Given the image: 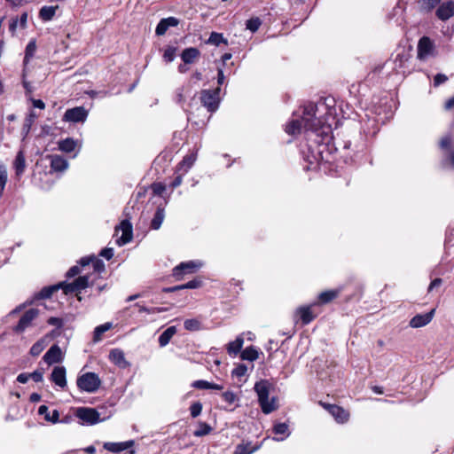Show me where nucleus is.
Segmentation results:
<instances>
[{"label":"nucleus","mask_w":454,"mask_h":454,"mask_svg":"<svg viewBox=\"0 0 454 454\" xmlns=\"http://www.w3.org/2000/svg\"><path fill=\"white\" fill-rule=\"evenodd\" d=\"M254 391L258 395V402L263 413L269 414L278 409L276 398L272 397L269 400L270 384L267 380L256 382Z\"/></svg>","instance_id":"obj_1"},{"label":"nucleus","mask_w":454,"mask_h":454,"mask_svg":"<svg viewBox=\"0 0 454 454\" xmlns=\"http://www.w3.org/2000/svg\"><path fill=\"white\" fill-rule=\"evenodd\" d=\"M317 110V106L313 103L304 106L302 115L300 118L304 130L315 131L320 127L321 121L316 116Z\"/></svg>","instance_id":"obj_2"},{"label":"nucleus","mask_w":454,"mask_h":454,"mask_svg":"<svg viewBox=\"0 0 454 454\" xmlns=\"http://www.w3.org/2000/svg\"><path fill=\"white\" fill-rule=\"evenodd\" d=\"M76 383L80 390L94 393L99 388L101 380L98 374L86 372L78 377Z\"/></svg>","instance_id":"obj_3"},{"label":"nucleus","mask_w":454,"mask_h":454,"mask_svg":"<svg viewBox=\"0 0 454 454\" xmlns=\"http://www.w3.org/2000/svg\"><path fill=\"white\" fill-rule=\"evenodd\" d=\"M74 414L82 420V424L95 425L101 421L99 413L93 408L79 407Z\"/></svg>","instance_id":"obj_4"},{"label":"nucleus","mask_w":454,"mask_h":454,"mask_svg":"<svg viewBox=\"0 0 454 454\" xmlns=\"http://www.w3.org/2000/svg\"><path fill=\"white\" fill-rule=\"evenodd\" d=\"M219 90V88L215 90H203L200 93L201 103L209 112H215L218 108Z\"/></svg>","instance_id":"obj_5"},{"label":"nucleus","mask_w":454,"mask_h":454,"mask_svg":"<svg viewBox=\"0 0 454 454\" xmlns=\"http://www.w3.org/2000/svg\"><path fill=\"white\" fill-rule=\"evenodd\" d=\"M39 316V310L37 309H30L27 310L20 318L17 325L14 327V331L18 333H23L26 329L33 325V321Z\"/></svg>","instance_id":"obj_6"},{"label":"nucleus","mask_w":454,"mask_h":454,"mask_svg":"<svg viewBox=\"0 0 454 454\" xmlns=\"http://www.w3.org/2000/svg\"><path fill=\"white\" fill-rule=\"evenodd\" d=\"M89 279H90L89 275L81 276V277L77 278L74 281H73L72 283L62 282V283H60V286H61V288L63 289L64 293L66 294H72L74 292H80V291L85 289L86 287H88L90 285Z\"/></svg>","instance_id":"obj_7"},{"label":"nucleus","mask_w":454,"mask_h":454,"mask_svg":"<svg viewBox=\"0 0 454 454\" xmlns=\"http://www.w3.org/2000/svg\"><path fill=\"white\" fill-rule=\"evenodd\" d=\"M434 55V44L433 41L427 36L420 38L418 43V59L420 60H426Z\"/></svg>","instance_id":"obj_8"},{"label":"nucleus","mask_w":454,"mask_h":454,"mask_svg":"<svg viewBox=\"0 0 454 454\" xmlns=\"http://www.w3.org/2000/svg\"><path fill=\"white\" fill-rule=\"evenodd\" d=\"M200 266L201 263H198L192 261L182 262L174 268L173 275L176 278H181L184 274L195 272Z\"/></svg>","instance_id":"obj_9"},{"label":"nucleus","mask_w":454,"mask_h":454,"mask_svg":"<svg viewBox=\"0 0 454 454\" xmlns=\"http://www.w3.org/2000/svg\"><path fill=\"white\" fill-rule=\"evenodd\" d=\"M43 358L46 364L51 365L62 362L64 356L61 348L58 345L54 344L44 354Z\"/></svg>","instance_id":"obj_10"},{"label":"nucleus","mask_w":454,"mask_h":454,"mask_svg":"<svg viewBox=\"0 0 454 454\" xmlns=\"http://www.w3.org/2000/svg\"><path fill=\"white\" fill-rule=\"evenodd\" d=\"M434 311H435V309H433L431 311H429L427 313L418 314V315L414 316L410 320L409 325L412 328H419V327L426 326L432 321L434 315Z\"/></svg>","instance_id":"obj_11"},{"label":"nucleus","mask_w":454,"mask_h":454,"mask_svg":"<svg viewBox=\"0 0 454 454\" xmlns=\"http://www.w3.org/2000/svg\"><path fill=\"white\" fill-rule=\"evenodd\" d=\"M87 117V111L83 107H74L66 111L64 120L67 121H84Z\"/></svg>","instance_id":"obj_12"},{"label":"nucleus","mask_w":454,"mask_h":454,"mask_svg":"<svg viewBox=\"0 0 454 454\" xmlns=\"http://www.w3.org/2000/svg\"><path fill=\"white\" fill-rule=\"evenodd\" d=\"M121 231V236L117 239V244L119 246H123L131 241L133 233H132V224L128 220H123L119 228L117 230Z\"/></svg>","instance_id":"obj_13"},{"label":"nucleus","mask_w":454,"mask_h":454,"mask_svg":"<svg viewBox=\"0 0 454 454\" xmlns=\"http://www.w3.org/2000/svg\"><path fill=\"white\" fill-rule=\"evenodd\" d=\"M324 407L333 415L339 423H345L348 420L349 413L343 408L334 404H324Z\"/></svg>","instance_id":"obj_14"},{"label":"nucleus","mask_w":454,"mask_h":454,"mask_svg":"<svg viewBox=\"0 0 454 454\" xmlns=\"http://www.w3.org/2000/svg\"><path fill=\"white\" fill-rule=\"evenodd\" d=\"M51 380L57 386L64 388L67 386L66 369L63 366H56L51 374Z\"/></svg>","instance_id":"obj_15"},{"label":"nucleus","mask_w":454,"mask_h":454,"mask_svg":"<svg viewBox=\"0 0 454 454\" xmlns=\"http://www.w3.org/2000/svg\"><path fill=\"white\" fill-rule=\"evenodd\" d=\"M110 360L120 368H127L129 363L125 359L124 352L119 348L111 350L109 354Z\"/></svg>","instance_id":"obj_16"},{"label":"nucleus","mask_w":454,"mask_h":454,"mask_svg":"<svg viewBox=\"0 0 454 454\" xmlns=\"http://www.w3.org/2000/svg\"><path fill=\"white\" fill-rule=\"evenodd\" d=\"M454 13V4L452 2L442 4L436 11L437 17L442 20H449Z\"/></svg>","instance_id":"obj_17"},{"label":"nucleus","mask_w":454,"mask_h":454,"mask_svg":"<svg viewBox=\"0 0 454 454\" xmlns=\"http://www.w3.org/2000/svg\"><path fill=\"white\" fill-rule=\"evenodd\" d=\"M133 445V441L122 442H105L104 448L113 453H119L125 450Z\"/></svg>","instance_id":"obj_18"},{"label":"nucleus","mask_w":454,"mask_h":454,"mask_svg":"<svg viewBox=\"0 0 454 454\" xmlns=\"http://www.w3.org/2000/svg\"><path fill=\"white\" fill-rule=\"evenodd\" d=\"M38 413L44 416V419L53 424L59 423V412L58 410H53L52 412H49V409L46 405H41L38 409Z\"/></svg>","instance_id":"obj_19"},{"label":"nucleus","mask_w":454,"mask_h":454,"mask_svg":"<svg viewBox=\"0 0 454 454\" xmlns=\"http://www.w3.org/2000/svg\"><path fill=\"white\" fill-rule=\"evenodd\" d=\"M200 56V51L197 48L190 47L183 51L181 54L182 60L184 64L193 63Z\"/></svg>","instance_id":"obj_20"},{"label":"nucleus","mask_w":454,"mask_h":454,"mask_svg":"<svg viewBox=\"0 0 454 454\" xmlns=\"http://www.w3.org/2000/svg\"><path fill=\"white\" fill-rule=\"evenodd\" d=\"M197 159L196 153H190L186 155L183 160L178 164L177 169L178 171H182L184 174L187 173L188 170L192 168Z\"/></svg>","instance_id":"obj_21"},{"label":"nucleus","mask_w":454,"mask_h":454,"mask_svg":"<svg viewBox=\"0 0 454 454\" xmlns=\"http://www.w3.org/2000/svg\"><path fill=\"white\" fill-rule=\"evenodd\" d=\"M68 162L67 160H65L63 157L59 155H54L51 157V168L54 171H64L67 168Z\"/></svg>","instance_id":"obj_22"},{"label":"nucleus","mask_w":454,"mask_h":454,"mask_svg":"<svg viewBox=\"0 0 454 454\" xmlns=\"http://www.w3.org/2000/svg\"><path fill=\"white\" fill-rule=\"evenodd\" d=\"M177 329L176 326H169L159 337V344L160 347H165L168 344L171 338L176 333Z\"/></svg>","instance_id":"obj_23"},{"label":"nucleus","mask_w":454,"mask_h":454,"mask_svg":"<svg viewBox=\"0 0 454 454\" xmlns=\"http://www.w3.org/2000/svg\"><path fill=\"white\" fill-rule=\"evenodd\" d=\"M303 129L302 124L300 119L292 120L286 126V132L289 135H298Z\"/></svg>","instance_id":"obj_24"},{"label":"nucleus","mask_w":454,"mask_h":454,"mask_svg":"<svg viewBox=\"0 0 454 454\" xmlns=\"http://www.w3.org/2000/svg\"><path fill=\"white\" fill-rule=\"evenodd\" d=\"M58 6H43L39 12V17L43 21H49L54 17Z\"/></svg>","instance_id":"obj_25"},{"label":"nucleus","mask_w":454,"mask_h":454,"mask_svg":"<svg viewBox=\"0 0 454 454\" xmlns=\"http://www.w3.org/2000/svg\"><path fill=\"white\" fill-rule=\"evenodd\" d=\"M243 343H244L243 337L242 336L237 337L235 340H233L228 344L227 349H228L229 354L234 355V356L239 354L242 348Z\"/></svg>","instance_id":"obj_26"},{"label":"nucleus","mask_w":454,"mask_h":454,"mask_svg":"<svg viewBox=\"0 0 454 454\" xmlns=\"http://www.w3.org/2000/svg\"><path fill=\"white\" fill-rule=\"evenodd\" d=\"M14 168L17 176H20L25 170L26 160L22 151H20L16 156V159L14 160Z\"/></svg>","instance_id":"obj_27"},{"label":"nucleus","mask_w":454,"mask_h":454,"mask_svg":"<svg viewBox=\"0 0 454 454\" xmlns=\"http://www.w3.org/2000/svg\"><path fill=\"white\" fill-rule=\"evenodd\" d=\"M164 217H165L164 209L160 208V207H158L156 212H155V214H154V216H153V220L151 222V227L153 230L160 229V227L161 226V224L163 223Z\"/></svg>","instance_id":"obj_28"},{"label":"nucleus","mask_w":454,"mask_h":454,"mask_svg":"<svg viewBox=\"0 0 454 454\" xmlns=\"http://www.w3.org/2000/svg\"><path fill=\"white\" fill-rule=\"evenodd\" d=\"M297 314L300 316L302 323L307 325L314 319V316L309 307H301L297 309Z\"/></svg>","instance_id":"obj_29"},{"label":"nucleus","mask_w":454,"mask_h":454,"mask_svg":"<svg viewBox=\"0 0 454 454\" xmlns=\"http://www.w3.org/2000/svg\"><path fill=\"white\" fill-rule=\"evenodd\" d=\"M240 356L243 360L253 362L258 359L259 353L254 347H247L241 352Z\"/></svg>","instance_id":"obj_30"},{"label":"nucleus","mask_w":454,"mask_h":454,"mask_svg":"<svg viewBox=\"0 0 454 454\" xmlns=\"http://www.w3.org/2000/svg\"><path fill=\"white\" fill-rule=\"evenodd\" d=\"M76 142L73 138H66L59 142V148L62 152L71 153L75 149Z\"/></svg>","instance_id":"obj_31"},{"label":"nucleus","mask_w":454,"mask_h":454,"mask_svg":"<svg viewBox=\"0 0 454 454\" xmlns=\"http://www.w3.org/2000/svg\"><path fill=\"white\" fill-rule=\"evenodd\" d=\"M209 44L219 46L221 43L228 44L227 39H225L223 34L212 32L207 42Z\"/></svg>","instance_id":"obj_32"},{"label":"nucleus","mask_w":454,"mask_h":454,"mask_svg":"<svg viewBox=\"0 0 454 454\" xmlns=\"http://www.w3.org/2000/svg\"><path fill=\"white\" fill-rule=\"evenodd\" d=\"M257 450V447H254L251 443H240L237 445L234 454H252Z\"/></svg>","instance_id":"obj_33"},{"label":"nucleus","mask_w":454,"mask_h":454,"mask_svg":"<svg viewBox=\"0 0 454 454\" xmlns=\"http://www.w3.org/2000/svg\"><path fill=\"white\" fill-rule=\"evenodd\" d=\"M273 431L276 434H284V437L277 438V441H283L289 435L288 425L286 423H278L274 426Z\"/></svg>","instance_id":"obj_34"},{"label":"nucleus","mask_w":454,"mask_h":454,"mask_svg":"<svg viewBox=\"0 0 454 454\" xmlns=\"http://www.w3.org/2000/svg\"><path fill=\"white\" fill-rule=\"evenodd\" d=\"M61 288L60 284L57 286H48L44 287L40 291V293L37 294V299H45L50 298L54 292H56L58 289Z\"/></svg>","instance_id":"obj_35"},{"label":"nucleus","mask_w":454,"mask_h":454,"mask_svg":"<svg viewBox=\"0 0 454 454\" xmlns=\"http://www.w3.org/2000/svg\"><path fill=\"white\" fill-rule=\"evenodd\" d=\"M113 327L112 323H106L104 325H98L95 328L94 331V340L98 341L101 340V335L106 331L110 330Z\"/></svg>","instance_id":"obj_36"},{"label":"nucleus","mask_w":454,"mask_h":454,"mask_svg":"<svg viewBox=\"0 0 454 454\" xmlns=\"http://www.w3.org/2000/svg\"><path fill=\"white\" fill-rule=\"evenodd\" d=\"M211 431L212 427L208 424L205 422H200L199 428L194 431L193 434L197 437H200L208 434Z\"/></svg>","instance_id":"obj_37"},{"label":"nucleus","mask_w":454,"mask_h":454,"mask_svg":"<svg viewBox=\"0 0 454 454\" xmlns=\"http://www.w3.org/2000/svg\"><path fill=\"white\" fill-rule=\"evenodd\" d=\"M184 325L187 331H199L201 327L200 322L195 318L186 319Z\"/></svg>","instance_id":"obj_38"},{"label":"nucleus","mask_w":454,"mask_h":454,"mask_svg":"<svg viewBox=\"0 0 454 454\" xmlns=\"http://www.w3.org/2000/svg\"><path fill=\"white\" fill-rule=\"evenodd\" d=\"M176 47L168 46L164 51L163 59L166 62H172L176 58Z\"/></svg>","instance_id":"obj_39"},{"label":"nucleus","mask_w":454,"mask_h":454,"mask_svg":"<svg viewBox=\"0 0 454 454\" xmlns=\"http://www.w3.org/2000/svg\"><path fill=\"white\" fill-rule=\"evenodd\" d=\"M337 295H338L337 291H333V290L325 291V292H323L320 294L319 300L323 303H327V302L333 301V299H335L337 297Z\"/></svg>","instance_id":"obj_40"},{"label":"nucleus","mask_w":454,"mask_h":454,"mask_svg":"<svg viewBox=\"0 0 454 454\" xmlns=\"http://www.w3.org/2000/svg\"><path fill=\"white\" fill-rule=\"evenodd\" d=\"M262 22L259 18H251L248 20H247L246 27L247 29H249L252 32H256Z\"/></svg>","instance_id":"obj_41"},{"label":"nucleus","mask_w":454,"mask_h":454,"mask_svg":"<svg viewBox=\"0 0 454 454\" xmlns=\"http://www.w3.org/2000/svg\"><path fill=\"white\" fill-rule=\"evenodd\" d=\"M44 348V341L43 340H40L38 341H36L30 348V354L33 356H36L38 355L41 354V352L43 350Z\"/></svg>","instance_id":"obj_42"},{"label":"nucleus","mask_w":454,"mask_h":454,"mask_svg":"<svg viewBox=\"0 0 454 454\" xmlns=\"http://www.w3.org/2000/svg\"><path fill=\"white\" fill-rule=\"evenodd\" d=\"M7 182V171L4 166H0V198Z\"/></svg>","instance_id":"obj_43"},{"label":"nucleus","mask_w":454,"mask_h":454,"mask_svg":"<svg viewBox=\"0 0 454 454\" xmlns=\"http://www.w3.org/2000/svg\"><path fill=\"white\" fill-rule=\"evenodd\" d=\"M190 411L192 417L196 418L201 413L202 404L200 402H196L192 404Z\"/></svg>","instance_id":"obj_44"},{"label":"nucleus","mask_w":454,"mask_h":454,"mask_svg":"<svg viewBox=\"0 0 454 454\" xmlns=\"http://www.w3.org/2000/svg\"><path fill=\"white\" fill-rule=\"evenodd\" d=\"M192 387L198 389H210V387H212V383L207 380H200L194 381L192 383Z\"/></svg>","instance_id":"obj_45"},{"label":"nucleus","mask_w":454,"mask_h":454,"mask_svg":"<svg viewBox=\"0 0 454 454\" xmlns=\"http://www.w3.org/2000/svg\"><path fill=\"white\" fill-rule=\"evenodd\" d=\"M168 29V27L167 26V23L165 22V20L162 19L158 23L156 29H155V33L157 35H163L167 32Z\"/></svg>","instance_id":"obj_46"},{"label":"nucleus","mask_w":454,"mask_h":454,"mask_svg":"<svg viewBox=\"0 0 454 454\" xmlns=\"http://www.w3.org/2000/svg\"><path fill=\"white\" fill-rule=\"evenodd\" d=\"M222 397L229 404H232L237 399L236 395L232 391H226L223 393Z\"/></svg>","instance_id":"obj_47"},{"label":"nucleus","mask_w":454,"mask_h":454,"mask_svg":"<svg viewBox=\"0 0 454 454\" xmlns=\"http://www.w3.org/2000/svg\"><path fill=\"white\" fill-rule=\"evenodd\" d=\"M441 0H421V6L426 10L433 9Z\"/></svg>","instance_id":"obj_48"},{"label":"nucleus","mask_w":454,"mask_h":454,"mask_svg":"<svg viewBox=\"0 0 454 454\" xmlns=\"http://www.w3.org/2000/svg\"><path fill=\"white\" fill-rule=\"evenodd\" d=\"M408 60V57L405 53L398 54L395 59L396 67L403 68L404 63Z\"/></svg>","instance_id":"obj_49"},{"label":"nucleus","mask_w":454,"mask_h":454,"mask_svg":"<svg viewBox=\"0 0 454 454\" xmlns=\"http://www.w3.org/2000/svg\"><path fill=\"white\" fill-rule=\"evenodd\" d=\"M92 262H93L94 271L100 273L105 270V264L101 260L96 259L94 257V260L92 261Z\"/></svg>","instance_id":"obj_50"},{"label":"nucleus","mask_w":454,"mask_h":454,"mask_svg":"<svg viewBox=\"0 0 454 454\" xmlns=\"http://www.w3.org/2000/svg\"><path fill=\"white\" fill-rule=\"evenodd\" d=\"M247 366L245 364H239V366H237L233 371H232V374L237 376V377H242L246 374L247 372Z\"/></svg>","instance_id":"obj_51"},{"label":"nucleus","mask_w":454,"mask_h":454,"mask_svg":"<svg viewBox=\"0 0 454 454\" xmlns=\"http://www.w3.org/2000/svg\"><path fill=\"white\" fill-rule=\"evenodd\" d=\"M448 80V77L443 74H437L434 78V85L439 86L444 83Z\"/></svg>","instance_id":"obj_52"},{"label":"nucleus","mask_w":454,"mask_h":454,"mask_svg":"<svg viewBox=\"0 0 454 454\" xmlns=\"http://www.w3.org/2000/svg\"><path fill=\"white\" fill-rule=\"evenodd\" d=\"M200 286H201V280H200V279H193V280L187 282L186 284H184V287H185L186 289H195V288L200 287Z\"/></svg>","instance_id":"obj_53"},{"label":"nucleus","mask_w":454,"mask_h":454,"mask_svg":"<svg viewBox=\"0 0 454 454\" xmlns=\"http://www.w3.org/2000/svg\"><path fill=\"white\" fill-rule=\"evenodd\" d=\"M48 324L60 328L63 325V320L59 317H51L48 319Z\"/></svg>","instance_id":"obj_54"},{"label":"nucleus","mask_w":454,"mask_h":454,"mask_svg":"<svg viewBox=\"0 0 454 454\" xmlns=\"http://www.w3.org/2000/svg\"><path fill=\"white\" fill-rule=\"evenodd\" d=\"M29 375H30V379H33L35 382L43 381V375L41 371L36 370V371L29 373Z\"/></svg>","instance_id":"obj_55"},{"label":"nucleus","mask_w":454,"mask_h":454,"mask_svg":"<svg viewBox=\"0 0 454 454\" xmlns=\"http://www.w3.org/2000/svg\"><path fill=\"white\" fill-rule=\"evenodd\" d=\"M100 255L106 260H110L114 256V249L113 248H104L100 252Z\"/></svg>","instance_id":"obj_56"},{"label":"nucleus","mask_w":454,"mask_h":454,"mask_svg":"<svg viewBox=\"0 0 454 454\" xmlns=\"http://www.w3.org/2000/svg\"><path fill=\"white\" fill-rule=\"evenodd\" d=\"M80 272H81L80 267L77 265H74L68 270V271L67 272V277L73 278V277L78 275Z\"/></svg>","instance_id":"obj_57"},{"label":"nucleus","mask_w":454,"mask_h":454,"mask_svg":"<svg viewBox=\"0 0 454 454\" xmlns=\"http://www.w3.org/2000/svg\"><path fill=\"white\" fill-rule=\"evenodd\" d=\"M163 20H165V22L167 23V26L168 27H176L179 25V20L175 17H168V18H165Z\"/></svg>","instance_id":"obj_58"},{"label":"nucleus","mask_w":454,"mask_h":454,"mask_svg":"<svg viewBox=\"0 0 454 454\" xmlns=\"http://www.w3.org/2000/svg\"><path fill=\"white\" fill-rule=\"evenodd\" d=\"M152 189L155 194L160 195L165 191V186L160 183L153 184Z\"/></svg>","instance_id":"obj_59"},{"label":"nucleus","mask_w":454,"mask_h":454,"mask_svg":"<svg viewBox=\"0 0 454 454\" xmlns=\"http://www.w3.org/2000/svg\"><path fill=\"white\" fill-rule=\"evenodd\" d=\"M19 19H12L9 25V30L12 33V35H14L18 27Z\"/></svg>","instance_id":"obj_60"},{"label":"nucleus","mask_w":454,"mask_h":454,"mask_svg":"<svg viewBox=\"0 0 454 454\" xmlns=\"http://www.w3.org/2000/svg\"><path fill=\"white\" fill-rule=\"evenodd\" d=\"M450 143H451V139L450 137H444L441 139L440 141V145L442 148L443 149H447L450 147Z\"/></svg>","instance_id":"obj_61"},{"label":"nucleus","mask_w":454,"mask_h":454,"mask_svg":"<svg viewBox=\"0 0 454 454\" xmlns=\"http://www.w3.org/2000/svg\"><path fill=\"white\" fill-rule=\"evenodd\" d=\"M29 379H30L29 373H20L17 377V381L21 384H25L28 381Z\"/></svg>","instance_id":"obj_62"},{"label":"nucleus","mask_w":454,"mask_h":454,"mask_svg":"<svg viewBox=\"0 0 454 454\" xmlns=\"http://www.w3.org/2000/svg\"><path fill=\"white\" fill-rule=\"evenodd\" d=\"M442 280L441 278H435V279H434V280L430 283V285H429V286H428V291L430 292V291H432L434 287H436V286H440L442 285Z\"/></svg>","instance_id":"obj_63"},{"label":"nucleus","mask_w":454,"mask_h":454,"mask_svg":"<svg viewBox=\"0 0 454 454\" xmlns=\"http://www.w3.org/2000/svg\"><path fill=\"white\" fill-rule=\"evenodd\" d=\"M33 106H34V107L39 108V109L45 108V104L41 99H33Z\"/></svg>","instance_id":"obj_64"}]
</instances>
